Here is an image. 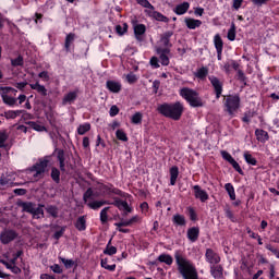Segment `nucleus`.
<instances>
[{
	"mask_svg": "<svg viewBox=\"0 0 279 279\" xmlns=\"http://www.w3.org/2000/svg\"><path fill=\"white\" fill-rule=\"evenodd\" d=\"M133 29L136 40H143V36L145 32H147V27L144 24H134Z\"/></svg>",
	"mask_w": 279,
	"mask_h": 279,
	"instance_id": "nucleus-14",
	"label": "nucleus"
},
{
	"mask_svg": "<svg viewBox=\"0 0 279 279\" xmlns=\"http://www.w3.org/2000/svg\"><path fill=\"white\" fill-rule=\"evenodd\" d=\"M131 123H133L134 125H140V123H143V113L136 112L135 114H133L131 118Z\"/></svg>",
	"mask_w": 279,
	"mask_h": 279,
	"instance_id": "nucleus-39",
	"label": "nucleus"
},
{
	"mask_svg": "<svg viewBox=\"0 0 279 279\" xmlns=\"http://www.w3.org/2000/svg\"><path fill=\"white\" fill-rule=\"evenodd\" d=\"M75 40V34L70 33L65 38V51H71V45H73V41Z\"/></svg>",
	"mask_w": 279,
	"mask_h": 279,
	"instance_id": "nucleus-35",
	"label": "nucleus"
},
{
	"mask_svg": "<svg viewBox=\"0 0 279 279\" xmlns=\"http://www.w3.org/2000/svg\"><path fill=\"white\" fill-rule=\"evenodd\" d=\"M160 114L168 117V119H173V121H180L182 113L184 112V105L178 101L174 104H163L158 107Z\"/></svg>",
	"mask_w": 279,
	"mask_h": 279,
	"instance_id": "nucleus-2",
	"label": "nucleus"
},
{
	"mask_svg": "<svg viewBox=\"0 0 279 279\" xmlns=\"http://www.w3.org/2000/svg\"><path fill=\"white\" fill-rule=\"evenodd\" d=\"M157 54L159 56L162 66H169V49L157 48Z\"/></svg>",
	"mask_w": 279,
	"mask_h": 279,
	"instance_id": "nucleus-13",
	"label": "nucleus"
},
{
	"mask_svg": "<svg viewBox=\"0 0 279 279\" xmlns=\"http://www.w3.org/2000/svg\"><path fill=\"white\" fill-rule=\"evenodd\" d=\"M77 99V93L75 92H70L63 97L62 104L63 106H66V104H73Z\"/></svg>",
	"mask_w": 279,
	"mask_h": 279,
	"instance_id": "nucleus-26",
	"label": "nucleus"
},
{
	"mask_svg": "<svg viewBox=\"0 0 279 279\" xmlns=\"http://www.w3.org/2000/svg\"><path fill=\"white\" fill-rule=\"evenodd\" d=\"M59 260H61V263H63V265L66 269H71V267H73V265H75V262H73V259H66L64 257H59Z\"/></svg>",
	"mask_w": 279,
	"mask_h": 279,
	"instance_id": "nucleus-48",
	"label": "nucleus"
},
{
	"mask_svg": "<svg viewBox=\"0 0 279 279\" xmlns=\"http://www.w3.org/2000/svg\"><path fill=\"white\" fill-rule=\"evenodd\" d=\"M221 156L223 158V160H227V162L231 163L234 158H232V155H230V153L226 151V150H221Z\"/></svg>",
	"mask_w": 279,
	"mask_h": 279,
	"instance_id": "nucleus-55",
	"label": "nucleus"
},
{
	"mask_svg": "<svg viewBox=\"0 0 279 279\" xmlns=\"http://www.w3.org/2000/svg\"><path fill=\"white\" fill-rule=\"evenodd\" d=\"M210 274L215 279H223V267L221 265L210 266Z\"/></svg>",
	"mask_w": 279,
	"mask_h": 279,
	"instance_id": "nucleus-16",
	"label": "nucleus"
},
{
	"mask_svg": "<svg viewBox=\"0 0 279 279\" xmlns=\"http://www.w3.org/2000/svg\"><path fill=\"white\" fill-rule=\"evenodd\" d=\"M32 90H36L39 95L43 97H47V87L45 85H41L39 82L29 84Z\"/></svg>",
	"mask_w": 279,
	"mask_h": 279,
	"instance_id": "nucleus-18",
	"label": "nucleus"
},
{
	"mask_svg": "<svg viewBox=\"0 0 279 279\" xmlns=\"http://www.w3.org/2000/svg\"><path fill=\"white\" fill-rule=\"evenodd\" d=\"M239 104H241V98L239 96H227L225 100V106L229 114H234L239 110Z\"/></svg>",
	"mask_w": 279,
	"mask_h": 279,
	"instance_id": "nucleus-6",
	"label": "nucleus"
},
{
	"mask_svg": "<svg viewBox=\"0 0 279 279\" xmlns=\"http://www.w3.org/2000/svg\"><path fill=\"white\" fill-rule=\"evenodd\" d=\"M5 259H1L0 263L10 269L12 274H21V268L16 266V260H19L20 256H23V251H17L16 253L9 251L5 253Z\"/></svg>",
	"mask_w": 279,
	"mask_h": 279,
	"instance_id": "nucleus-4",
	"label": "nucleus"
},
{
	"mask_svg": "<svg viewBox=\"0 0 279 279\" xmlns=\"http://www.w3.org/2000/svg\"><path fill=\"white\" fill-rule=\"evenodd\" d=\"M110 243H112V240L108 242L107 247L104 251V254H107V256H114V254H117V247L110 245Z\"/></svg>",
	"mask_w": 279,
	"mask_h": 279,
	"instance_id": "nucleus-38",
	"label": "nucleus"
},
{
	"mask_svg": "<svg viewBox=\"0 0 279 279\" xmlns=\"http://www.w3.org/2000/svg\"><path fill=\"white\" fill-rule=\"evenodd\" d=\"M47 165H49V161L47 159H41L31 169L29 173H32L35 182L43 178V173H45Z\"/></svg>",
	"mask_w": 279,
	"mask_h": 279,
	"instance_id": "nucleus-5",
	"label": "nucleus"
},
{
	"mask_svg": "<svg viewBox=\"0 0 279 279\" xmlns=\"http://www.w3.org/2000/svg\"><path fill=\"white\" fill-rule=\"evenodd\" d=\"M114 226L117 228H123V227H128V226H132L130 220H123L121 222H116Z\"/></svg>",
	"mask_w": 279,
	"mask_h": 279,
	"instance_id": "nucleus-62",
	"label": "nucleus"
},
{
	"mask_svg": "<svg viewBox=\"0 0 279 279\" xmlns=\"http://www.w3.org/2000/svg\"><path fill=\"white\" fill-rule=\"evenodd\" d=\"M106 204H110V203L107 201L87 202V206H88V208H92V210H99V208H101V206H106Z\"/></svg>",
	"mask_w": 279,
	"mask_h": 279,
	"instance_id": "nucleus-24",
	"label": "nucleus"
},
{
	"mask_svg": "<svg viewBox=\"0 0 279 279\" xmlns=\"http://www.w3.org/2000/svg\"><path fill=\"white\" fill-rule=\"evenodd\" d=\"M214 45H215L216 51H223V39H221V35L216 34L214 36Z\"/></svg>",
	"mask_w": 279,
	"mask_h": 279,
	"instance_id": "nucleus-27",
	"label": "nucleus"
},
{
	"mask_svg": "<svg viewBox=\"0 0 279 279\" xmlns=\"http://www.w3.org/2000/svg\"><path fill=\"white\" fill-rule=\"evenodd\" d=\"M255 136L257 138V141H259V143H267V141H269V134L260 129H257L255 131Z\"/></svg>",
	"mask_w": 279,
	"mask_h": 279,
	"instance_id": "nucleus-22",
	"label": "nucleus"
},
{
	"mask_svg": "<svg viewBox=\"0 0 279 279\" xmlns=\"http://www.w3.org/2000/svg\"><path fill=\"white\" fill-rule=\"evenodd\" d=\"M9 184H11L9 179H7L5 175H2L0 179V186H8Z\"/></svg>",
	"mask_w": 279,
	"mask_h": 279,
	"instance_id": "nucleus-64",
	"label": "nucleus"
},
{
	"mask_svg": "<svg viewBox=\"0 0 279 279\" xmlns=\"http://www.w3.org/2000/svg\"><path fill=\"white\" fill-rule=\"evenodd\" d=\"M179 95L182 99L187 101L192 108H204V99H202L197 90L190 87H182L179 90Z\"/></svg>",
	"mask_w": 279,
	"mask_h": 279,
	"instance_id": "nucleus-3",
	"label": "nucleus"
},
{
	"mask_svg": "<svg viewBox=\"0 0 279 279\" xmlns=\"http://www.w3.org/2000/svg\"><path fill=\"white\" fill-rule=\"evenodd\" d=\"M48 215H51V217H58V207L56 206H48L46 208Z\"/></svg>",
	"mask_w": 279,
	"mask_h": 279,
	"instance_id": "nucleus-54",
	"label": "nucleus"
},
{
	"mask_svg": "<svg viewBox=\"0 0 279 279\" xmlns=\"http://www.w3.org/2000/svg\"><path fill=\"white\" fill-rule=\"evenodd\" d=\"M109 114L110 117H117V114H119V107L112 106L109 110Z\"/></svg>",
	"mask_w": 279,
	"mask_h": 279,
	"instance_id": "nucleus-63",
	"label": "nucleus"
},
{
	"mask_svg": "<svg viewBox=\"0 0 279 279\" xmlns=\"http://www.w3.org/2000/svg\"><path fill=\"white\" fill-rule=\"evenodd\" d=\"M185 25L189 29H197V27L202 26V21L186 17L185 19Z\"/></svg>",
	"mask_w": 279,
	"mask_h": 279,
	"instance_id": "nucleus-19",
	"label": "nucleus"
},
{
	"mask_svg": "<svg viewBox=\"0 0 279 279\" xmlns=\"http://www.w3.org/2000/svg\"><path fill=\"white\" fill-rule=\"evenodd\" d=\"M121 84L117 81H107V88L110 93H121Z\"/></svg>",
	"mask_w": 279,
	"mask_h": 279,
	"instance_id": "nucleus-21",
	"label": "nucleus"
},
{
	"mask_svg": "<svg viewBox=\"0 0 279 279\" xmlns=\"http://www.w3.org/2000/svg\"><path fill=\"white\" fill-rule=\"evenodd\" d=\"M21 206L24 213H31V215L34 213V208L36 207V205L33 203H22Z\"/></svg>",
	"mask_w": 279,
	"mask_h": 279,
	"instance_id": "nucleus-41",
	"label": "nucleus"
},
{
	"mask_svg": "<svg viewBox=\"0 0 279 279\" xmlns=\"http://www.w3.org/2000/svg\"><path fill=\"white\" fill-rule=\"evenodd\" d=\"M14 90L13 87H0V96L2 97L3 104L7 106H16V98L9 96L8 94Z\"/></svg>",
	"mask_w": 279,
	"mask_h": 279,
	"instance_id": "nucleus-7",
	"label": "nucleus"
},
{
	"mask_svg": "<svg viewBox=\"0 0 279 279\" xmlns=\"http://www.w3.org/2000/svg\"><path fill=\"white\" fill-rule=\"evenodd\" d=\"M172 222L175 225V226H186V218H184L183 215H174L173 218H172Z\"/></svg>",
	"mask_w": 279,
	"mask_h": 279,
	"instance_id": "nucleus-30",
	"label": "nucleus"
},
{
	"mask_svg": "<svg viewBox=\"0 0 279 279\" xmlns=\"http://www.w3.org/2000/svg\"><path fill=\"white\" fill-rule=\"evenodd\" d=\"M90 131V123H84V124H81L78 128H77V133L81 135V136H84V134H86V132H89Z\"/></svg>",
	"mask_w": 279,
	"mask_h": 279,
	"instance_id": "nucleus-40",
	"label": "nucleus"
},
{
	"mask_svg": "<svg viewBox=\"0 0 279 279\" xmlns=\"http://www.w3.org/2000/svg\"><path fill=\"white\" fill-rule=\"evenodd\" d=\"M153 19H155V21H160L161 23H169V19L158 11L153 12Z\"/></svg>",
	"mask_w": 279,
	"mask_h": 279,
	"instance_id": "nucleus-37",
	"label": "nucleus"
},
{
	"mask_svg": "<svg viewBox=\"0 0 279 279\" xmlns=\"http://www.w3.org/2000/svg\"><path fill=\"white\" fill-rule=\"evenodd\" d=\"M112 204H113V206L119 208V210L123 211V214H122L123 217H128V215H130V213H132V207H130V205L125 201L116 198Z\"/></svg>",
	"mask_w": 279,
	"mask_h": 279,
	"instance_id": "nucleus-10",
	"label": "nucleus"
},
{
	"mask_svg": "<svg viewBox=\"0 0 279 279\" xmlns=\"http://www.w3.org/2000/svg\"><path fill=\"white\" fill-rule=\"evenodd\" d=\"M57 158L59 160L60 169L62 171H65V168H64V151L63 150H59Z\"/></svg>",
	"mask_w": 279,
	"mask_h": 279,
	"instance_id": "nucleus-46",
	"label": "nucleus"
},
{
	"mask_svg": "<svg viewBox=\"0 0 279 279\" xmlns=\"http://www.w3.org/2000/svg\"><path fill=\"white\" fill-rule=\"evenodd\" d=\"M108 210H110V207H105L100 211V221L101 223H107L108 222Z\"/></svg>",
	"mask_w": 279,
	"mask_h": 279,
	"instance_id": "nucleus-45",
	"label": "nucleus"
},
{
	"mask_svg": "<svg viewBox=\"0 0 279 279\" xmlns=\"http://www.w3.org/2000/svg\"><path fill=\"white\" fill-rule=\"evenodd\" d=\"M195 77L198 80H205L206 75H208V68H201L194 73Z\"/></svg>",
	"mask_w": 279,
	"mask_h": 279,
	"instance_id": "nucleus-36",
	"label": "nucleus"
},
{
	"mask_svg": "<svg viewBox=\"0 0 279 279\" xmlns=\"http://www.w3.org/2000/svg\"><path fill=\"white\" fill-rule=\"evenodd\" d=\"M193 191H194V197L196 199H199V202L202 203L208 202L209 196L206 190H203L199 185H194Z\"/></svg>",
	"mask_w": 279,
	"mask_h": 279,
	"instance_id": "nucleus-12",
	"label": "nucleus"
},
{
	"mask_svg": "<svg viewBox=\"0 0 279 279\" xmlns=\"http://www.w3.org/2000/svg\"><path fill=\"white\" fill-rule=\"evenodd\" d=\"M209 82L215 89L216 98L219 99L223 93V83L216 76H209Z\"/></svg>",
	"mask_w": 279,
	"mask_h": 279,
	"instance_id": "nucleus-9",
	"label": "nucleus"
},
{
	"mask_svg": "<svg viewBox=\"0 0 279 279\" xmlns=\"http://www.w3.org/2000/svg\"><path fill=\"white\" fill-rule=\"evenodd\" d=\"M190 8H191V4L189 2H183L175 7L174 12L179 16H182V14H186V12H189Z\"/></svg>",
	"mask_w": 279,
	"mask_h": 279,
	"instance_id": "nucleus-20",
	"label": "nucleus"
},
{
	"mask_svg": "<svg viewBox=\"0 0 279 279\" xmlns=\"http://www.w3.org/2000/svg\"><path fill=\"white\" fill-rule=\"evenodd\" d=\"M230 165L233 167V169H235V171H238V173H243V170L236 160L233 159Z\"/></svg>",
	"mask_w": 279,
	"mask_h": 279,
	"instance_id": "nucleus-57",
	"label": "nucleus"
},
{
	"mask_svg": "<svg viewBox=\"0 0 279 279\" xmlns=\"http://www.w3.org/2000/svg\"><path fill=\"white\" fill-rule=\"evenodd\" d=\"M116 32H117V34H119V36H123V34H125V32H128V24H123V26L117 25Z\"/></svg>",
	"mask_w": 279,
	"mask_h": 279,
	"instance_id": "nucleus-51",
	"label": "nucleus"
},
{
	"mask_svg": "<svg viewBox=\"0 0 279 279\" xmlns=\"http://www.w3.org/2000/svg\"><path fill=\"white\" fill-rule=\"evenodd\" d=\"M205 258L209 263L210 267H213V265L215 266V265H219V263H221V257L219 256V254H217L215 251H213V248L206 250Z\"/></svg>",
	"mask_w": 279,
	"mask_h": 279,
	"instance_id": "nucleus-8",
	"label": "nucleus"
},
{
	"mask_svg": "<svg viewBox=\"0 0 279 279\" xmlns=\"http://www.w3.org/2000/svg\"><path fill=\"white\" fill-rule=\"evenodd\" d=\"M75 228L80 230V232H83V230H86V218L84 216H81L75 223Z\"/></svg>",
	"mask_w": 279,
	"mask_h": 279,
	"instance_id": "nucleus-32",
	"label": "nucleus"
},
{
	"mask_svg": "<svg viewBox=\"0 0 279 279\" xmlns=\"http://www.w3.org/2000/svg\"><path fill=\"white\" fill-rule=\"evenodd\" d=\"M28 125L32 128V130H35V132H45L47 130L45 125L34 121L28 122Z\"/></svg>",
	"mask_w": 279,
	"mask_h": 279,
	"instance_id": "nucleus-33",
	"label": "nucleus"
},
{
	"mask_svg": "<svg viewBox=\"0 0 279 279\" xmlns=\"http://www.w3.org/2000/svg\"><path fill=\"white\" fill-rule=\"evenodd\" d=\"M187 239L192 243H195L199 239V228L193 227L187 230Z\"/></svg>",
	"mask_w": 279,
	"mask_h": 279,
	"instance_id": "nucleus-17",
	"label": "nucleus"
},
{
	"mask_svg": "<svg viewBox=\"0 0 279 279\" xmlns=\"http://www.w3.org/2000/svg\"><path fill=\"white\" fill-rule=\"evenodd\" d=\"M100 265L108 271H114L117 269V265H108V258L101 259Z\"/></svg>",
	"mask_w": 279,
	"mask_h": 279,
	"instance_id": "nucleus-43",
	"label": "nucleus"
},
{
	"mask_svg": "<svg viewBox=\"0 0 279 279\" xmlns=\"http://www.w3.org/2000/svg\"><path fill=\"white\" fill-rule=\"evenodd\" d=\"M34 219H40L41 217H45V211L43 210V206H36L32 213Z\"/></svg>",
	"mask_w": 279,
	"mask_h": 279,
	"instance_id": "nucleus-34",
	"label": "nucleus"
},
{
	"mask_svg": "<svg viewBox=\"0 0 279 279\" xmlns=\"http://www.w3.org/2000/svg\"><path fill=\"white\" fill-rule=\"evenodd\" d=\"M266 250H269V252H271L276 256V258H279V251H278V248L271 246V244H267L266 245Z\"/></svg>",
	"mask_w": 279,
	"mask_h": 279,
	"instance_id": "nucleus-56",
	"label": "nucleus"
},
{
	"mask_svg": "<svg viewBox=\"0 0 279 279\" xmlns=\"http://www.w3.org/2000/svg\"><path fill=\"white\" fill-rule=\"evenodd\" d=\"M9 134L7 131H1L0 132V147H5V141L9 138Z\"/></svg>",
	"mask_w": 279,
	"mask_h": 279,
	"instance_id": "nucleus-47",
	"label": "nucleus"
},
{
	"mask_svg": "<svg viewBox=\"0 0 279 279\" xmlns=\"http://www.w3.org/2000/svg\"><path fill=\"white\" fill-rule=\"evenodd\" d=\"M38 77H40L41 80H44V82H49V72L47 71H43L38 74Z\"/></svg>",
	"mask_w": 279,
	"mask_h": 279,
	"instance_id": "nucleus-61",
	"label": "nucleus"
},
{
	"mask_svg": "<svg viewBox=\"0 0 279 279\" xmlns=\"http://www.w3.org/2000/svg\"><path fill=\"white\" fill-rule=\"evenodd\" d=\"M178 175H180V171L178 167H172L170 169V184L171 186H175V182H178Z\"/></svg>",
	"mask_w": 279,
	"mask_h": 279,
	"instance_id": "nucleus-25",
	"label": "nucleus"
},
{
	"mask_svg": "<svg viewBox=\"0 0 279 279\" xmlns=\"http://www.w3.org/2000/svg\"><path fill=\"white\" fill-rule=\"evenodd\" d=\"M174 260L178 266V271L183 279H199L197 268H195L193 262L183 256L180 251L174 253Z\"/></svg>",
	"mask_w": 279,
	"mask_h": 279,
	"instance_id": "nucleus-1",
	"label": "nucleus"
},
{
	"mask_svg": "<svg viewBox=\"0 0 279 279\" xmlns=\"http://www.w3.org/2000/svg\"><path fill=\"white\" fill-rule=\"evenodd\" d=\"M173 36V33L167 32L161 36L160 43L163 45V47H170V38Z\"/></svg>",
	"mask_w": 279,
	"mask_h": 279,
	"instance_id": "nucleus-31",
	"label": "nucleus"
},
{
	"mask_svg": "<svg viewBox=\"0 0 279 279\" xmlns=\"http://www.w3.org/2000/svg\"><path fill=\"white\" fill-rule=\"evenodd\" d=\"M225 189H226L230 199L232 202H234V199H236V193L234 192V186L232 185V183L225 184Z\"/></svg>",
	"mask_w": 279,
	"mask_h": 279,
	"instance_id": "nucleus-29",
	"label": "nucleus"
},
{
	"mask_svg": "<svg viewBox=\"0 0 279 279\" xmlns=\"http://www.w3.org/2000/svg\"><path fill=\"white\" fill-rule=\"evenodd\" d=\"M16 236L17 234L13 230H4L0 234V241L3 245H8V243H12Z\"/></svg>",
	"mask_w": 279,
	"mask_h": 279,
	"instance_id": "nucleus-11",
	"label": "nucleus"
},
{
	"mask_svg": "<svg viewBox=\"0 0 279 279\" xmlns=\"http://www.w3.org/2000/svg\"><path fill=\"white\" fill-rule=\"evenodd\" d=\"M137 1L138 5H142V8H146L145 12L148 14L151 19H154V12H156V9L151 5L149 0H135Z\"/></svg>",
	"mask_w": 279,
	"mask_h": 279,
	"instance_id": "nucleus-15",
	"label": "nucleus"
},
{
	"mask_svg": "<svg viewBox=\"0 0 279 279\" xmlns=\"http://www.w3.org/2000/svg\"><path fill=\"white\" fill-rule=\"evenodd\" d=\"M244 159L247 165H252L253 167L256 166V158H254L250 151L244 153Z\"/></svg>",
	"mask_w": 279,
	"mask_h": 279,
	"instance_id": "nucleus-42",
	"label": "nucleus"
},
{
	"mask_svg": "<svg viewBox=\"0 0 279 279\" xmlns=\"http://www.w3.org/2000/svg\"><path fill=\"white\" fill-rule=\"evenodd\" d=\"M12 66H23L24 61L21 56H19L16 59H11Z\"/></svg>",
	"mask_w": 279,
	"mask_h": 279,
	"instance_id": "nucleus-53",
	"label": "nucleus"
},
{
	"mask_svg": "<svg viewBox=\"0 0 279 279\" xmlns=\"http://www.w3.org/2000/svg\"><path fill=\"white\" fill-rule=\"evenodd\" d=\"M125 80L129 84H135L138 81V77L134 73H129L125 75Z\"/></svg>",
	"mask_w": 279,
	"mask_h": 279,
	"instance_id": "nucleus-50",
	"label": "nucleus"
},
{
	"mask_svg": "<svg viewBox=\"0 0 279 279\" xmlns=\"http://www.w3.org/2000/svg\"><path fill=\"white\" fill-rule=\"evenodd\" d=\"M50 269L53 271V274H62V267H60L58 264L50 266Z\"/></svg>",
	"mask_w": 279,
	"mask_h": 279,
	"instance_id": "nucleus-59",
	"label": "nucleus"
},
{
	"mask_svg": "<svg viewBox=\"0 0 279 279\" xmlns=\"http://www.w3.org/2000/svg\"><path fill=\"white\" fill-rule=\"evenodd\" d=\"M157 260H159V263H165L166 265H173V257L169 254L159 255Z\"/></svg>",
	"mask_w": 279,
	"mask_h": 279,
	"instance_id": "nucleus-28",
	"label": "nucleus"
},
{
	"mask_svg": "<svg viewBox=\"0 0 279 279\" xmlns=\"http://www.w3.org/2000/svg\"><path fill=\"white\" fill-rule=\"evenodd\" d=\"M150 65L153 66V69H160V63H158L157 57H153L150 59Z\"/></svg>",
	"mask_w": 279,
	"mask_h": 279,
	"instance_id": "nucleus-58",
	"label": "nucleus"
},
{
	"mask_svg": "<svg viewBox=\"0 0 279 279\" xmlns=\"http://www.w3.org/2000/svg\"><path fill=\"white\" fill-rule=\"evenodd\" d=\"M116 136L119 141H123L124 143L128 142V134H125L123 130H118Z\"/></svg>",
	"mask_w": 279,
	"mask_h": 279,
	"instance_id": "nucleus-49",
	"label": "nucleus"
},
{
	"mask_svg": "<svg viewBox=\"0 0 279 279\" xmlns=\"http://www.w3.org/2000/svg\"><path fill=\"white\" fill-rule=\"evenodd\" d=\"M13 86H15V88H17V90H25V86H27V82L15 83V84H13Z\"/></svg>",
	"mask_w": 279,
	"mask_h": 279,
	"instance_id": "nucleus-60",
	"label": "nucleus"
},
{
	"mask_svg": "<svg viewBox=\"0 0 279 279\" xmlns=\"http://www.w3.org/2000/svg\"><path fill=\"white\" fill-rule=\"evenodd\" d=\"M228 40H235L236 38V27L234 26V24L231 25L230 29L228 31V35H227Z\"/></svg>",
	"mask_w": 279,
	"mask_h": 279,
	"instance_id": "nucleus-44",
	"label": "nucleus"
},
{
	"mask_svg": "<svg viewBox=\"0 0 279 279\" xmlns=\"http://www.w3.org/2000/svg\"><path fill=\"white\" fill-rule=\"evenodd\" d=\"M51 178L54 182H60V170L58 168H52Z\"/></svg>",
	"mask_w": 279,
	"mask_h": 279,
	"instance_id": "nucleus-52",
	"label": "nucleus"
},
{
	"mask_svg": "<svg viewBox=\"0 0 279 279\" xmlns=\"http://www.w3.org/2000/svg\"><path fill=\"white\" fill-rule=\"evenodd\" d=\"M21 114H25V110H8L2 117L5 119H16V117H21Z\"/></svg>",
	"mask_w": 279,
	"mask_h": 279,
	"instance_id": "nucleus-23",
	"label": "nucleus"
}]
</instances>
